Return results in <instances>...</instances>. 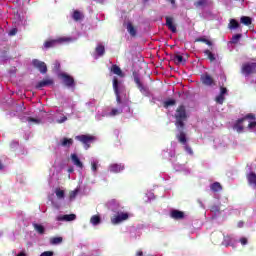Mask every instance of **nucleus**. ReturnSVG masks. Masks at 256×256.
Listing matches in <instances>:
<instances>
[{
  "label": "nucleus",
  "instance_id": "1",
  "mask_svg": "<svg viewBox=\"0 0 256 256\" xmlns=\"http://www.w3.org/2000/svg\"><path fill=\"white\" fill-rule=\"evenodd\" d=\"M113 89L116 95V103L117 108H105L101 112L96 114V120L101 121L103 117H117V115H121L123 113V97H125V85H123V81L119 80V78H113Z\"/></svg>",
  "mask_w": 256,
  "mask_h": 256
},
{
  "label": "nucleus",
  "instance_id": "2",
  "mask_svg": "<svg viewBox=\"0 0 256 256\" xmlns=\"http://www.w3.org/2000/svg\"><path fill=\"white\" fill-rule=\"evenodd\" d=\"M175 119H176V127L180 131H183V127H185V121H187V112L185 111L184 106H180L177 108L175 113Z\"/></svg>",
  "mask_w": 256,
  "mask_h": 256
},
{
  "label": "nucleus",
  "instance_id": "3",
  "mask_svg": "<svg viewBox=\"0 0 256 256\" xmlns=\"http://www.w3.org/2000/svg\"><path fill=\"white\" fill-rule=\"evenodd\" d=\"M77 38H72V37H60L57 39H53V40H48L44 43V47L45 49H51V47H56L59 44L62 43H71L73 41H76Z\"/></svg>",
  "mask_w": 256,
  "mask_h": 256
},
{
  "label": "nucleus",
  "instance_id": "4",
  "mask_svg": "<svg viewBox=\"0 0 256 256\" xmlns=\"http://www.w3.org/2000/svg\"><path fill=\"white\" fill-rule=\"evenodd\" d=\"M129 217H131V214L129 212H124L120 210L111 217V223L112 225H120V223L127 221Z\"/></svg>",
  "mask_w": 256,
  "mask_h": 256
},
{
  "label": "nucleus",
  "instance_id": "5",
  "mask_svg": "<svg viewBox=\"0 0 256 256\" xmlns=\"http://www.w3.org/2000/svg\"><path fill=\"white\" fill-rule=\"evenodd\" d=\"M248 119L255 121V115L248 114L246 117L237 120V122L233 126L234 131H237V133H242L243 127H245V123H247Z\"/></svg>",
  "mask_w": 256,
  "mask_h": 256
},
{
  "label": "nucleus",
  "instance_id": "6",
  "mask_svg": "<svg viewBox=\"0 0 256 256\" xmlns=\"http://www.w3.org/2000/svg\"><path fill=\"white\" fill-rule=\"evenodd\" d=\"M176 137L179 143L184 145V150L186 151V153L188 155H193V149H191L190 146H188L187 144V136L185 135V132L183 131L179 132V134H177Z\"/></svg>",
  "mask_w": 256,
  "mask_h": 256
},
{
  "label": "nucleus",
  "instance_id": "7",
  "mask_svg": "<svg viewBox=\"0 0 256 256\" xmlns=\"http://www.w3.org/2000/svg\"><path fill=\"white\" fill-rule=\"evenodd\" d=\"M106 207L107 209H109V211H112L113 213H118V211H121L123 209V205H121L119 201L115 199L109 200L106 203Z\"/></svg>",
  "mask_w": 256,
  "mask_h": 256
},
{
  "label": "nucleus",
  "instance_id": "8",
  "mask_svg": "<svg viewBox=\"0 0 256 256\" xmlns=\"http://www.w3.org/2000/svg\"><path fill=\"white\" fill-rule=\"evenodd\" d=\"M77 219V215L75 214H59L56 216V221H61L64 223H70L71 221H75Z\"/></svg>",
  "mask_w": 256,
  "mask_h": 256
},
{
  "label": "nucleus",
  "instance_id": "9",
  "mask_svg": "<svg viewBox=\"0 0 256 256\" xmlns=\"http://www.w3.org/2000/svg\"><path fill=\"white\" fill-rule=\"evenodd\" d=\"M75 139L83 143L84 149H89V143H92L94 138L89 135H78L75 137Z\"/></svg>",
  "mask_w": 256,
  "mask_h": 256
},
{
  "label": "nucleus",
  "instance_id": "10",
  "mask_svg": "<svg viewBox=\"0 0 256 256\" xmlns=\"http://www.w3.org/2000/svg\"><path fill=\"white\" fill-rule=\"evenodd\" d=\"M243 75H251V73H256V63H246L242 66Z\"/></svg>",
  "mask_w": 256,
  "mask_h": 256
},
{
  "label": "nucleus",
  "instance_id": "11",
  "mask_svg": "<svg viewBox=\"0 0 256 256\" xmlns=\"http://www.w3.org/2000/svg\"><path fill=\"white\" fill-rule=\"evenodd\" d=\"M60 77H61L64 85H66V87H74L75 86V80L69 74L62 73V74H60Z\"/></svg>",
  "mask_w": 256,
  "mask_h": 256
},
{
  "label": "nucleus",
  "instance_id": "12",
  "mask_svg": "<svg viewBox=\"0 0 256 256\" xmlns=\"http://www.w3.org/2000/svg\"><path fill=\"white\" fill-rule=\"evenodd\" d=\"M71 145H73V139L67 137L60 138L57 142V147H64V149H69Z\"/></svg>",
  "mask_w": 256,
  "mask_h": 256
},
{
  "label": "nucleus",
  "instance_id": "13",
  "mask_svg": "<svg viewBox=\"0 0 256 256\" xmlns=\"http://www.w3.org/2000/svg\"><path fill=\"white\" fill-rule=\"evenodd\" d=\"M108 171H110V173H121V171H125V164H110L108 167Z\"/></svg>",
  "mask_w": 256,
  "mask_h": 256
},
{
  "label": "nucleus",
  "instance_id": "14",
  "mask_svg": "<svg viewBox=\"0 0 256 256\" xmlns=\"http://www.w3.org/2000/svg\"><path fill=\"white\" fill-rule=\"evenodd\" d=\"M32 65L36 67L40 71V73H47V64L45 62L39 61V60H33Z\"/></svg>",
  "mask_w": 256,
  "mask_h": 256
},
{
  "label": "nucleus",
  "instance_id": "15",
  "mask_svg": "<svg viewBox=\"0 0 256 256\" xmlns=\"http://www.w3.org/2000/svg\"><path fill=\"white\" fill-rule=\"evenodd\" d=\"M70 159L73 165H75V167H78L79 169H83V162H81V159H79V156L77 154L72 153L70 155Z\"/></svg>",
  "mask_w": 256,
  "mask_h": 256
},
{
  "label": "nucleus",
  "instance_id": "16",
  "mask_svg": "<svg viewBox=\"0 0 256 256\" xmlns=\"http://www.w3.org/2000/svg\"><path fill=\"white\" fill-rule=\"evenodd\" d=\"M225 95H227V88H220V95L216 97V103L219 105H223V101H225Z\"/></svg>",
  "mask_w": 256,
  "mask_h": 256
},
{
  "label": "nucleus",
  "instance_id": "17",
  "mask_svg": "<svg viewBox=\"0 0 256 256\" xmlns=\"http://www.w3.org/2000/svg\"><path fill=\"white\" fill-rule=\"evenodd\" d=\"M105 55V46L102 44H98L94 53V59H97L98 57H103Z\"/></svg>",
  "mask_w": 256,
  "mask_h": 256
},
{
  "label": "nucleus",
  "instance_id": "18",
  "mask_svg": "<svg viewBox=\"0 0 256 256\" xmlns=\"http://www.w3.org/2000/svg\"><path fill=\"white\" fill-rule=\"evenodd\" d=\"M90 165H91V171L93 175H97V169H99V159L91 158Z\"/></svg>",
  "mask_w": 256,
  "mask_h": 256
},
{
  "label": "nucleus",
  "instance_id": "19",
  "mask_svg": "<svg viewBox=\"0 0 256 256\" xmlns=\"http://www.w3.org/2000/svg\"><path fill=\"white\" fill-rule=\"evenodd\" d=\"M222 245H224V247H235V240L231 236H224Z\"/></svg>",
  "mask_w": 256,
  "mask_h": 256
},
{
  "label": "nucleus",
  "instance_id": "20",
  "mask_svg": "<svg viewBox=\"0 0 256 256\" xmlns=\"http://www.w3.org/2000/svg\"><path fill=\"white\" fill-rule=\"evenodd\" d=\"M48 85H53V79L51 78H46L42 81H40L37 85H36V89H41L43 87H48Z\"/></svg>",
  "mask_w": 256,
  "mask_h": 256
},
{
  "label": "nucleus",
  "instance_id": "21",
  "mask_svg": "<svg viewBox=\"0 0 256 256\" xmlns=\"http://www.w3.org/2000/svg\"><path fill=\"white\" fill-rule=\"evenodd\" d=\"M166 25L168 26V29L172 31V33L177 32V27H175V24H173V19L169 16L166 17Z\"/></svg>",
  "mask_w": 256,
  "mask_h": 256
},
{
  "label": "nucleus",
  "instance_id": "22",
  "mask_svg": "<svg viewBox=\"0 0 256 256\" xmlns=\"http://www.w3.org/2000/svg\"><path fill=\"white\" fill-rule=\"evenodd\" d=\"M134 81L138 87V89L140 90V92L143 94V95H147V88L144 87L143 84H141V80H139V77H135L134 78Z\"/></svg>",
  "mask_w": 256,
  "mask_h": 256
},
{
  "label": "nucleus",
  "instance_id": "23",
  "mask_svg": "<svg viewBox=\"0 0 256 256\" xmlns=\"http://www.w3.org/2000/svg\"><path fill=\"white\" fill-rule=\"evenodd\" d=\"M247 180H248L249 185H251V187H254L256 189V174L253 172H250L247 175Z\"/></svg>",
  "mask_w": 256,
  "mask_h": 256
},
{
  "label": "nucleus",
  "instance_id": "24",
  "mask_svg": "<svg viewBox=\"0 0 256 256\" xmlns=\"http://www.w3.org/2000/svg\"><path fill=\"white\" fill-rule=\"evenodd\" d=\"M90 223L93 227H97V225H101V216L100 215H93L90 218Z\"/></svg>",
  "mask_w": 256,
  "mask_h": 256
},
{
  "label": "nucleus",
  "instance_id": "25",
  "mask_svg": "<svg viewBox=\"0 0 256 256\" xmlns=\"http://www.w3.org/2000/svg\"><path fill=\"white\" fill-rule=\"evenodd\" d=\"M201 81L204 85L211 86L213 85V78L211 76L205 74L201 77Z\"/></svg>",
  "mask_w": 256,
  "mask_h": 256
},
{
  "label": "nucleus",
  "instance_id": "26",
  "mask_svg": "<svg viewBox=\"0 0 256 256\" xmlns=\"http://www.w3.org/2000/svg\"><path fill=\"white\" fill-rule=\"evenodd\" d=\"M22 121H27L29 125H39L41 123L40 118H31V117L23 118Z\"/></svg>",
  "mask_w": 256,
  "mask_h": 256
},
{
  "label": "nucleus",
  "instance_id": "27",
  "mask_svg": "<svg viewBox=\"0 0 256 256\" xmlns=\"http://www.w3.org/2000/svg\"><path fill=\"white\" fill-rule=\"evenodd\" d=\"M214 145L216 149H225L227 147V143L221 139L214 140Z\"/></svg>",
  "mask_w": 256,
  "mask_h": 256
},
{
  "label": "nucleus",
  "instance_id": "28",
  "mask_svg": "<svg viewBox=\"0 0 256 256\" xmlns=\"http://www.w3.org/2000/svg\"><path fill=\"white\" fill-rule=\"evenodd\" d=\"M170 215L172 219H183L185 217V214L179 210H173Z\"/></svg>",
  "mask_w": 256,
  "mask_h": 256
},
{
  "label": "nucleus",
  "instance_id": "29",
  "mask_svg": "<svg viewBox=\"0 0 256 256\" xmlns=\"http://www.w3.org/2000/svg\"><path fill=\"white\" fill-rule=\"evenodd\" d=\"M111 72L114 73V75H118V77H123V71H121V68L117 65L111 67Z\"/></svg>",
  "mask_w": 256,
  "mask_h": 256
},
{
  "label": "nucleus",
  "instance_id": "30",
  "mask_svg": "<svg viewBox=\"0 0 256 256\" xmlns=\"http://www.w3.org/2000/svg\"><path fill=\"white\" fill-rule=\"evenodd\" d=\"M34 230L37 231L40 235L45 233V227L41 224L33 223Z\"/></svg>",
  "mask_w": 256,
  "mask_h": 256
},
{
  "label": "nucleus",
  "instance_id": "31",
  "mask_svg": "<svg viewBox=\"0 0 256 256\" xmlns=\"http://www.w3.org/2000/svg\"><path fill=\"white\" fill-rule=\"evenodd\" d=\"M126 29L132 37H135V35H137V30L135 29V27H133V24L128 23Z\"/></svg>",
  "mask_w": 256,
  "mask_h": 256
},
{
  "label": "nucleus",
  "instance_id": "32",
  "mask_svg": "<svg viewBox=\"0 0 256 256\" xmlns=\"http://www.w3.org/2000/svg\"><path fill=\"white\" fill-rule=\"evenodd\" d=\"M174 63H176V65H184L185 60L183 59V56L181 55H175L173 58Z\"/></svg>",
  "mask_w": 256,
  "mask_h": 256
},
{
  "label": "nucleus",
  "instance_id": "33",
  "mask_svg": "<svg viewBox=\"0 0 256 256\" xmlns=\"http://www.w3.org/2000/svg\"><path fill=\"white\" fill-rule=\"evenodd\" d=\"M72 18L74 19V21H81L83 19V13H81L80 11L75 10L73 12Z\"/></svg>",
  "mask_w": 256,
  "mask_h": 256
},
{
  "label": "nucleus",
  "instance_id": "34",
  "mask_svg": "<svg viewBox=\"0 0 256 256\" xmlns=\"http://www.w3.org/2000/svg\"><path fill=\"white\" fill-rule=\"evenodd\" d=\"M210 3H211V0H198L195 3V6L196 7H206V5H210Z\"/></svg>",
  "mask_w": 256,
  "mask_h": 256
},
{
  "label": "nucleus",
  "instance_id": "35",
  "mask_svg": "<svg viewBox=\"0 0 256 256\" xmlns=\"http://www.w3.org/2000/svg\"><path fill=\"white\" fill-rule=\"evenodd\" d=\"M56 119V123H65V121H67V116H65L64 114H59L55 116Z\"/></svg>",
  "mask_w": 256,
  "mask_h": 256
},
{
  "label": "nucleus",
  "instance_id": "36",
  "mask_svg": "<svg viewBox=\"0 0 256 256\" xmlns=\"http://www.w3.org/2000/svg\"><path fill=\"white\" fill-rule=\"evenodd\" d=\"M162 156L164 157V159H173V157H175V151L167 152L164 150L162 152Z\"/></svg>",
  "mask_w": 256,
  "mask_h": 256
},
{
  "label": "nucleus",
  "instance_id": "37",
  "mask_svg": "<svg viewBox=\"0 0 256 256\" xmlns=\"http://www.w3.org/2000/svg\"><path fill=\"white\" fill-rule=\"evenodd\" d=\"M239 27V22L235 19H231L230 23L228 24V29H237Z\"/></svg>",
  "mask_w": 256,
  "mask_h": 256
},
{
  "label": "nucleus",
  "instance_id": "38",
  "mask_svg": "<svg viewBox=\"0 0 256 256\" xmlns=\"http://www.w3.org/2000/svg\"><path fill=\"white\" fill-rule=\"evenodd\" d=\"M210 189L212 191L217 192V191H221L223 188L221 187V184L219 182H215V183L211 184Z\"/></svg>",
  "mask_w": 256,
  "mask_h": 256
},
{
  "label": "nucleus",
  "instance_id": "39",
  "mask_svg": "<svg viewBox=\"0 0 256 256\" xmlns=\"http://www.w3.org/2000/svg\"><path fill=\"white\" fill-rule=\"evenodd\" d=\"M240 22L243 24V25H251V18H249L248 16H242L240 18Z\"/></svg>",
  "mask_w": 256,
  "mask_h": 256
},
{
  "label": "nucleus",
  "instance_id": "40",
  "mask_svg": "<svg viewBox=\"0 0 256 256\" xmlns=\"http://www.w3.org/2000/svg\"><path fill=\"white\" fill-rule=\"evenodd\" d=\"M77 195H79V188H76L74 191L70 192V195H69L70 201H74Z\"/></svg>",
  "mask_w": 256,
  "mask_h": 256
},
{
  "label": "nucleus",
  "instance_id": "41",
  "mask_svg": "<svg viewBox=\"0 0 256 256\" xmlns=\"http://www.w3.org/2000/svg\"><path fill=\"white\" fill-rule=\"evenodd\" d=\"M55 194H56V197H58V199H63V197H65V191L59 188L55 190Z\"/></svg>",
  "mask_w": 256,
  "mask_h": 256
},
{
  "label": "nucleus",
  "instance_id": "42",
  "mask_svg": "<svg viewBox=\"0 0 256 256\" xmlns=\"http://www.w3.org/2000/svg\"><path fill=\"white\" fill-rule=\"evenodd\" d=\"M62 241H63V238H61V237H55V238H52V239L50 240V243H51L52 245H59V243H62Z\"/></svg>",
  "mask_w": 256,
  "mask_h": 256
},
{
  "label": "nucleus",
  "instance_id": "43",
  "mask_svg": "<svg viewBox=\"0 0 256 256\" xmlns=\"http://www.w3.org/2000/svg\"><path fill=\"white\" fill-rule=\"evenodd\" d=\"M241 39V34H236L232 37L230 43L236 45V43H239V40Z\"/></svg>",
  "mask_w": 256,
  "mask_h": 256
},
{
  "label": "nucleus",
  "instance_id": "44",
  "mask_svg": "<svg viewBox=\"0 0 256 256\" xmlns=\"http://www.w3.org/2000/svg\"><path fill=\"white\" fill-rule=\"evenodd\" d=\"M204 53L210 61H215V55L211 51L205 50Z\"/></svg>",
  "mask_w": 256,
  "mask_h": 256
},
{
  "label": "nucleus",
  "instance_id": "45",
  "mask_svg": "<svg viewBox=\"0 0 256 256\" xmlns=\"http://www.w3.org/2000/svg\"><path fill=\"white\" fill-rule=\"evenodd\" d=\"M248 129H250V131H256V122L248 121Z\"/></svg>",
  "mask_w": 256,
  "mask_h": 256
},
{
  "label": "nucleus",
  "instance_id": "46",
  "mask_svg": "<svg viewBox=\"0 0 256 256\" xmlns=\"http://www.w3.org/2000/svg\"><path fill=\"white\" fill-rule=\"evenodd\" d=\"M171 105H175V100H168L165 102V107H171Z\"/></svg>",
  "mask_w": 256,
  "mask_h": 256
},
{
  "label": "nucleus",
  "instance_id": "47",
  "mask_svg": "<svg viewBox=\"0 0 256 256\" xmlns=\"http://www.w3.org/2000/svg\"><path fill=\"white\" fill-rule=\"evenodd\" d=\"M198 41H202V43H206V45H209V46L212 45L211 41H209V40H207L205 38H200V39H198Z\"/></svg>",
  "mask_w": 256,
  "mask_h": 256
},
{
  "label": "nucleus",
  "instance_id": "48",
  "mask_svg": "<svg viewBox=\"0 0 256 256\" xmlns=\"http://www.w3.org/2000/svg\"><path fill=\"white\" fill-rule=\"evenodd\" d=\"M13 254L15 256H27V252H25V250H22L20 253H16L15 251H13Z\"/></svg>",
  "mask_w": 256,
  "mask_h": 256
},
{
  "label": "nucleus",
  "instance_id": "49",
  "mask_svg": "<svg viewBox=\"0 0 256 256\" xmlns=\"http://www.w3.org/2000/svg\"><path fill=\"white\" fill-rule=\"evenodd\" d=\"M211 211L212 213H219V206H212Z\"/></svg>",
  "mask_w": 256,
  "mask_h": 256
},
{
  "label": "nucleus",
  "instance_id": "50",
  "mask_svg": "<svg viewBox=\"0 0 256 256\" xmlns=\"http://www.w3.org/2000/svg\"><path fill=\"white\" fill-rule=\"evenodd\" d=\"M240 243H241V245H247V243H248L247 238H245V237L240 238Z\"/></svg>",
  "mask_w": 256,
  "mask_h": 256
},
{
  "label": "nucleus",
  "instance_id": "51",
  "mask_svg": "<svg viewBox=\"0 0 256 256\" xmlns=\"http://www.w3.org/2000/svg\"><path fill=\"white\" fill-rule=\"evenodd\" d=\"M18 25H27V20L24 18H20V21L18 22Z\"/></svg>",
  "mask_w": 256,
  "mask_h": 256
},
{
  "label": "nucleus",
  "instance_id": "52",
  "mask_svg": "<svg viewBox=\"0 0 256 256\" xmlns=\"http://www.w3.org/2000/svg\"><path fill=\"white\" fill-rule=\"evenodd\" d=\"M40 256H53V252L46 251V252H43Z\"/></svg>",
  "mask_w": 256,
  "mask_h": 256
},
{
  "label": "nucleus",
  "instance_id": "53",
  "mask_svg": "<svg viewBox=\"0 0 256 256\" xmlns=\"http://www.w3.org/2000/svg\"><path fill=\"white\" fill-rule=\"evenodd\" d=\"M9 35L10 36L17 35V28H13L12 30H10Z\"/></svg>",
  "mask_w": 256,
  "mask_h": 256
},
{
  "label": "nucleus",
  "instance_id": "54",
  "mask_svg": "<svg viewBox=\"0 0 256 256\" xmlns=\"http://www.w3.org/2000/svg\"><path fill=\"white\" fill-rule=\"evenodd\" d=\"M174 169H176V171H183L184 167L183 165H175Z\"/></svg>",
  "mask_w": 256,
  "mask_h": 256
},
{
  "label": "nucleus",
  "instance_id": "55",
  "mask_svg": "<svg viewBox=\"0 0 256 256\" xmlns=\"http://www.w3.org/2000/svg\"><path fill=\"white\" fill-rule=\"evenodd\" d=\"M59 66H60L59 62H55V63H54V69H55V71H59Z\"/></svg>",
  "mask_w": 256,
  "mask_h": 256
},
{
  "label": "nucleus",
  "instance_id": "56",
  "mask_svg": "<svg viewBox=\"0 0 256 256\" xmlns=\"http://www.w3.org/2000/svg\"><path fill=\"white\" fill-rule=\"evenodd\" d=\"M74 169L73 167L68 168V173H73Z\"/></svg>",
  "mask_w": 256,
  "mask_h": 256
},
{
  "label": "nucleus",
  "instance_id": "57",
  "mask_svg": "<svg viewBox=\"0 0 256 256\" xmlns=\"http://www.w3.org/2000/svg\"><path fill=\"white\" fill-rule=\"evenodd\" d=\"M171 5H173V7H175V0H169Z\"/></svg>",
  "mask_w": 256,
  "mask_h": 256
},
{
  "label": "nucleus",
  "instance_id": "58",
  "mask_svg": "<svg viewBox=\"0 0 256 256\" xmlns=\"http://www.w3.org/2000/svg\"><path fill=\"white\" fill-rule=\"evenodd\" d=\"M238 227H243V222H239Z\"/></svg>",
  "mask_w": 256,
  "mask_h": 256
},
{
  "label": "nucleus",
  "instance_id": "59",
  "mask_svg": "<svg viewBox=\"0 0 256 256\" xmlns=\"http://www.w3.org/2000/svg\"><path fill=\"white\" fill-rule=\"evenodd\" d=\"M1 169H3V164H1V162H0V170H1Z\"/></svg>",
  "mask_w": 256,
  "mask_h": 256
},
{
  "label": "nucleus",
  "instance_id": "60",
  "mask_svg": "<svg viewBox=\"0 0 256 256\" xmlns=\"http://www.w3.org/2000/svg\"><path fill=\"white\" fill-rule=\"evenodd\" d=\"M171 145H172V147H175L176 143L172 142V144H171Z\"/></svg>",
  "mask_w": 256,
  "mask_h": 256
}]
</instances>
